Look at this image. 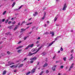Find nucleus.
Returning <instances> with one entry per match:
<instances>
[{
	"label": "nucleus",
	"mask_w": 75,
	"mask_h": 75,
	"mask_svg": "<svg viewBox=\"0 0 75 75\" xmlns=\"http://www.w3.org/2000/svg\"><path fill=\"white\" fill-rule=\"evenodd\" d=\"M32 23H29L28 24H26L27 25H30Z\"/></svg>",
	"instance_id": "nucleus-27"
},
{
	"label": "nucleus",
	"mask_w": 75,
	"mask_h": 75,
	"mask_svg": "<svg viewBox=\"0 0 75 75\" xmlns=\"http://www.w3.org/2000/svg\"><path fill=\"white\" fill-rule=\"evenodd\" d=\"M50 34H52V37H53V36H54V33L52 32V31H50Z\"/></svg>",
	"instance_id": "nucleus-7"
},
{
	"label": "nucleus",
	"mask_w": 75,
	"mask_h": 75,
	"mask_svg": "<svg viewBox=\"0 0 75 75\" xmlns=\"http://www.w3.org/2000/svg\"><path fill=\"white\" fill-rule=\"evenodd\" d=\"M45 15L43 16V17L42 18V19L43 20H44V18H45Z\"/></svg>",
	"instance_id": "nucleus-36"
},
{
	"label": "nucleus",
	"mask_w": 75,
	"mask_h": 75,
	"mask_svg": "<svg viewBox=\"0 0 75 75\" xmlns=\"http://www.w3.org/2000/svg\"><path fill=\"white\" fill-rule=\"evenodd\" d=\"M35 53L32 54L31 52H29V53L28 54V55H29V56H31V55H33V54H35Z\"/></svg>",
	"instance_id": "nucleus-9"
},
{
	"label": "nucleus",
	"mask_w": 75,
	"mask_h": 75,
	"mask_svg": "<svg viewBox=\"0 0 75 75\" xmlns=\"http://www.w3.org/2000/svg\"><path fill=\"white\" fill-rule=\"evenodd\" d=\"M54 42H55V41H53L52 42H51L49 44V45H48L49 47H50V46H51V45H52V44L54 43Z\"/></svg>",
	"instance_id": "nucleus-8"
},
{
	"label": "nucleus",
	"mask_w": 75,
	"mask_h": 75,
	"mask_svg": "<svg viewBox=\"0 0 75 75\" xmlns=\"http://www.w3.org/2000/svg\"><path fill=\"white\" fill-rule=\"evenodd\" d=\"M28 48L29 47V46H27L25 48V50H27V49H28Z\"/></svg>",
	"instance_id": "nucleus-28"
},
{
	"label": "nucleus",
	"mask_w": 75,
	"mask_h": 75,
	"mask_svg": "<svg viewBox=\"0 0 75 75\" xmlns=\"http://www.w3.org/2000/svg\"><path fill=\"white\" fill-rule=\"evenodd\" d=\"M74 67V63H72L71 65V66L70 67V68L69 69V71H71V69H72V68Z\"/></svg>",
	"instance_id": "nucleus-2"
},
{
	"label": "nucleus",
	"mask_w": 75,
	"mask_h": 75,
	"mask_svg": "<svg viewBox=\"0 0 75 75\" xmlns=\"http://www.w3.org/2000/svg\"><path fill=\"white\" fill-rule=\"evenodd\" d=\"M21 50H18V52L20 53V52H21Z\"/></svg>",
	"instance_id": "nucleus-26"
},
{
	"label": "nucleus",
	"mask_w": 75,
	"mask_h": 75,
	"mask_svg": "<svg viewBox=\"0 0 75 75\" xmlns=\"http://www.w3.org/2000/svg\"><path fill=\"white\" fill-rule=\"evenodd\" d=\"M6 34L7 35H11V33L10 32H8L6 33Z\"/></svg>",
	"instance_id": "nucleus-12"
},
{
	"label": "nucleus",
	"mask_w": 75,
	"mask_h": 75,
	"mask_svg": "<svg viewBox=\"0 0 75 75\" xmlns=\"http://www.w3.org/2000/svg\"><path fill=\"white\" fill-rule=\"evenodd\" d=\"M8 19H7V20H6L5 21L6 23L7 24V22H8Z\"/></svg>",
	"instance_id": "nucleus-29"
},
{
	"label": "nucleus",
	"mask_w": 75,
	"mask_h": 75,
	"mask_svg": "<svg viewBox=\"0 0 75 75\" xmlns=\"http://www.w3.org/2000/svg\"><path fill=\"white\" fill-rule=\"evenodd\" d=\"M23 64H20L19 66H18V68H21L23 66Z\"/></svg>",
	"instance_id": "nucleus-14"
},
{
	"label": "nucleus",
	"mask_w": 75,
	"mask_h": 75,
	"mask_svg": "<svg viewBox=\"0 0 75 75\" xmlns=\"http://www.w3.org/2000/svg\"><path fill=\"white\" fill-rule=\"evenodd\" d=\"M21 41H20L18 42V44H20V43H21Z\"/></svg>",
	"instance_id": "nucleus-61"
},
{
	"label": "nucleus",
	"mask_w": 75,
	"mask_h": 75,
	"mask_svg": "<svg viewBox=\"0 0 75 75\" xmlns=\"http://www.w3.org/2000/svg\"><path fill=\"white\" fill-rule=\"evenodd\" d=\"M55 58V56H54L53 57V59H54Z\"/></svg>",
	"instance_id": "nucleus-56"
},
{
	"label": "nucleus",
	"mask_w": 75,
	"mask_h": 75,
	"mask_svg": "<svg viewBox=\"0 0 75 75\" xmlns=\"http://www.w3.org/2000/svg\"><path fill=\"white\" fill-rule=\"evenodd\" d=\"M57 38H59V37H61V36H57Z\"/></svg>",
	"instance_id": "nucleus-55"
},
{
	"label": "nucleus",
	"mask_w": 75,
	"mask_h": 75,
	"mask_svg": "<svg viewBox=\"0 0 75 75\" xmlns=\"http://www.w3.org/2000/svg\"><path fill=\"white\" fill-rule=\"evenodd\" d=\"M43 73H44V71H41V72L40 74V75H42Z\"/></svg>",
	"instance_id": "nucleus-33"
},
{
	"label": "nucleus",
	"mask_w": 75,
	"mask_h": 75,
	"mask_svg": "<svg viewBox=\"0 0 75 75\" xmlns=\"http://www.w3.org/2000/svg\"><path fill=\"white\" fill-rule=\"evenodd\" d=\"M73 55V54H71L70 56H71V57H73V56H72Z\"/></svg>",
	"instance_id": "nucleus-63"
},
{
	"label": "nucleus",
	"mask_w": 75,
	"mask_h": 75,
	"mask_svg": "<svg viewBox=\"0 0 75 75\" xmlns=\"http://www.w3.org/2000/svg\"><path fill=\"white\" fill-rule=\"evenodd\" d=\"M57 67V65H54L53 67H52V69L53 71H55V67Z\"/></svg>",
	"instance_id": "nucleus-5"
},
{
	"label": "nucleus",
	"mask_w": 75,
	"mask_h": 75,
	"mask_svg": "<svg viewBox=\"0 0 75 75\" xmlns=\"http://www.w3.org/2000/svg\"><path fill=\"white\" fill-rule=\"evenodd\" d=\"M25 23V21H23L22 22V23L21 24V25H22V24H23V23Z\"/></svg>",
	"instance_id": "nucleus-35"
},
{
	"label": "nucleus",
	"mask_w": 75,
	"mask_h": 75,
	"mask_svg": "<svg viewBox=\"0 0 75 75\" xmlns=\"http://www.w3.org/2000/svg\"><path fill=\"white\" fill-rule=\"evenodd\" d=\"M7 54H10V52L9 51H8L7 52Z\"/></svg>",
	"instance_id": "nucleus-42"
},
{
	"label": "nucleus",
	"mask_w": 75,
	"mask_h": 75,
	"mask_svg": "<svg viewBox=\"0 0 75 75\" xmlns=\"http://www.w3.org/2000/svg\"><path fill=\"white\" fill-rule=\"evenodd\" d=\"M64 68V66H60V68H62V69Z\"/></svg>",
	"instance_id": "nucleus-41"
},
{
	"label": "nucleus",
	"mask_w": 75,
	"mask_h": 75,
	"mask_svg": "<svg viewBox=\"0 0 75 75\" xmlns=\"http://www.w3.org/2000/svg\"><path fill=\"white\" fill-rule=\"evenodd\" d=\"M38 14V13L37 12H35L34 14H33V16H35Z\"/></svg>",
	"instance_id": "nucleus-17"
},
{
	"label": "nucleus",
	"mask_w": 75,
	"mask_h": 75,
	"mask_svg": "<svg viewBox=\"0 0 75 75\" xmlns=\"http://www.w3.org/2000/svg\"><path fill=\"white\" fill-rule=\"evenodd\" d=\"M21 47H23L21 46H19L18 47L16 48V49L17 50H18V49H19V48H21Z\"/></svg>",
	"instance_id": "nucleus-21"
},
{
	"label": "nucleus",
	"mask_w": 75,
	"mask_h": 75,
	"mask_svg": "<svg viewBox=\"0 0 75 75\" xmlns=\"http://www.w3.org/2000/svg\"><path fill=\"white\" fill-rule=\"evenodd\" d=\"M47 65H48V64L47 63H45L44 65L43 66V67H47Z\"/></svg>",
	"instance_id": "nucleus-19"
},
{
	"label": "nucleus",
	"mask_w": 75,
	"mask_h": 75,
	"mask_svg": "<svg viewBox=\"0 0 75 75\" xmlns=\"http://www.w3.org/2000/svg\"><path fill=\"white\" fill-rule=\"evenodd\" d=\"M67 7V5L66 4H65L64 5L63 8L62 9V10H63V11H65V10H66Z\"/></svg>",
	"instance_id": "nucleus-1"
},
{
	"label": "nucleus",
	"mask_w": 75,
	"mask_h": 75,
	"mask_svg": "<svg viewBox=\"0 0 75 75\" xmlns=\"http://www.w3.org/2000/svg\"><path fill=\"white\" fill-rule=\"evenodd\" d=\"M31 20V18H30L28 20L30 21V20Z\"/></svg>",
	"instance_id": "nucleus-64"
},
{
	"label": "nucleus",
	"mask_w": 75,
	"mask_h": 75,
	"mask_svg": "<svg viewBox=\"0 0 75 75\" xmlns=\"http://www.w3.org/2000/svg\"><path fill=\"white\" fill-rule=\"evenodd\" d=\"M29 46V47L30 48H30H32V47H34V44H32L30 45H28Z\"/></svg>",
	"instance_id": "nucleus-6"
},
{
	"label": "nucleus",
	"mask_w": 75,
	"mask_h": 75,
	"mask_svg": "<svg viewBox=\"0 0 75 75\" xmlns=\"http://www.w3.org/2000/svg\"><path fill=\"white\" fill-rule=\"evenodd\" d=\"M35 69H33L32 71V72H35Z\"/></svg>",
	"instance_id": "nucleus-34"
},
{
	"label": "nucleus",
	"mask_w": 75,
	"mask_h": 75,
	"mask_svg": "<svg viewBox=\"0 0 75 75\" xmlns=\"http://www.w3.org/2000/svg\"><path fill=\"white\" fill-rule=\"evenodd\" d=\"M13 64H14V62H11L10 63H9L8 64V65H13Z\"/></svg>",
	"instance_id": "nucleus-16"
},
{
	"label": "nucleus",
	"mask_w": 75,
	"mask_h": 75,
	"mask_svg": "<svg viewBox=\"0 0 75 75\" xmlns=\"http://www.w3.org/2000/svg\"><path fill=\"white\" fill-rule=\"evenodd\" d=\"M56 26H59V25L56 24Z\"/></svg>",
	"instance_id": "nucleus-60"
},
{
	"label": "nucleus",
	"mask_w": 75,
	"mask_h": 75,
	"mask_svg": "<svg viewBox=\"0 0 75 75\" xmlns=\"http://www.w3.org/2000/svg\"><path fill=\"white\" fill-rule=\"evenodd\" d=\"M12 23L13 24H15V23H16V21H14L13 22H12Z\"/></svg>",
	"instance_id": "nucleus-37"
},
{
	"label": "nucleus",
	"mask_w": 75,
	"mask_h": 75,
	"mask_svg": "<svg viewBox=\"0 0 75 75\" xmlns=\"http://www.w3.org/2000/svg\"><path fill=\"white\" fill-rule=\"evenodd\" d=\"M8 28H9V29H11V28H13V26H10L8 27Z\"/></svg>",
	"instance_id": "nucleus-15"
},
{
	"label": "nucleus",
	"mask_w": 75,
	"mask_h": 75,
	"mask_svg": "<svg viewBox=\"0 0 75 75\" xmlns=\"http://www.w3.org/2000/svg\"><path fill=\"white\" fill-rule=\"evenodd\" d=\"M15 4H16V3H15V2H13V4L12 5V7H13L14 6V5H15Z\"/></svg>",
	"instance_id": "nucleus-20"
},
{
	"label": "nucleus",
	"mask_w": 75,
	"mask_h": 75,
	"mask_svg": "<svg viewBox=\"0 0 75 75\" xmlns=\"http://www.w3.org/2000/svg\"><path fill=\"white\" fill-rule=\"evenodd\" d=\"M18 25H20V23H19L18 24Z\"/></svg>",
	"instance_id": "nucleus-58"
},
{
	"label": "nucleus",
	"mask_w": 75,
	"mask_h": 75,
	"mask_svg": "<svg viewBox=\"0 0 75 75\" xmlns=\"http://www.w3.org/2000/svg\"><path fill=\"white\" fill-rule=\"evenodd\" d=\"M27 37H25L24 38V40H26V39H27Z\"/></svg>",
	"instance_id": "nucleus-45"
},
{
	"label": "nucleus",
	"mask_w": 75,
	"mask_h": 75,
	"mask_svg": "<svg viewBox=\"0 0 75 75\" xmlns=\"http://www.w3.org/2000/svg\"><path fill=\"white\" fill-rule=\"evenodd\" d=\"M5 21V19H2V22H4Z\"/></svg>",
	"instance_id": "nucleus-47"
},
{
	"label": "nucleus",
	"mask_w": 75,
	"mask_h": 75,
	"mask_svg": "<svg viewBox=\"0 0 75 75\" xmlns=\"http://www.w3.org/2000/svg\"><path fill=\"white\" fill-rule=\"evenodd\" d=\"M74 58V57L73 56L71 57L69 59V61H71L72 59H73Z\"/></svg>",
	"instance_id": "nucleus-10"
},
{
	"label": "nucleus",
	"mask_w": 75,
	"mask_h": 75,
	"mask_svg": "<svg viewBox=\"0 0 75 75\" xmlns=\"http://www.w3.org/2000/svg\"><path fill=\"white\" fill-rule=\"evenodd\" d=\"M45 34H48V32H47L45 33Z\"/></svg>",
	"instance_id": "nucleus-51"
},
{
	"label": "nucleus",
	"mask_w": 75,
	"mask_h": 75,
	"mask_svg": "<svg viewBox=\"0 0 75 75\" xmlns=\"http://www.w3.org/2000/svg\"><path fill=\"white\" fill-rule=\"evenodd\" d=\"M33 62H34V61H30V64H31L32 63H33Z\"/></svg>",
	"instance_id": "nucleus-48"
},
{
	"label": "nucleus",
	"mask_w": 75,
	"mask_h": 75,
	"mask_svg": "<svg viewBox=\"0 0 75 75\" xmlns=\"http://www.w3.org/2000/svg\"><path fill=\"white\" fill-rule=\"evenodd\" d=\"M66 58L65 57H64L63 58V59L64 61H66Z\"/></svg>",
	"instance_id": "nucleus-24"
},
{
	"label": "nucleus",
	"mask_w": 75,
	"mask_h": 75,
	"mask_svg": "<svg viewBox=\"0 0 75 75\" xmlns=\"http://www.w3.org/2000/svg\"><path fill=\"white\" fill-rule=\"evenodd\" d=\"M60 50H61V51H63V48H62V47H61V48L60 49Z\"/></svg>",
	"instance_id": "nucleus-39"
},
{
	"label": "nucleus",
	"mask_w": 75,
	"mask_h": 75,
	"mask_svg": "<svg viewBox=\"0 0 75 75\" xmlns=\"http://www.w3.org/2000/svg\"><path fill=\"white\" fill-rule=\"evenodd\" d=\"M26 59H27V58H25L24 59V61H25V60H26Z\"/></svg>",
	"instance_id": "nucleus-62"
},
{
	"label": "nucleus",
	"mask_w": 75,
	"mask_h": 75,
	"mask_svg": "<svg viewBox=\"0 0 75 75\" xmlns=\"http://www.w3.org/2000/svg\"><path fill=\"white\" fill-rule=\"evenodd\" d=\"M59 62L58 61H57L56 62V63H58Z\"/></svg>",
	"instance_id": "nucleus-46"
},
{
	"label": "nucleus",
	"mask_w": 75,
	"mask_h": 75,
	"mask_svg": "<svg viewBox=\"0 0 75 75\" xmlns=\"http://www.w3.org/2000/svg\"><path fill=\"white\" fill-rule=\"evenodd\" d=\"M46 54V53H45V52H43L42 53V55L43 56H44V55H45Z\"/></svg>",
	"instance_id": "nucleus-18"
},
{
	"label": "nucleus",
	"mask_w": 75,
	"mask_h": 75,
	"mask_svg": "<svg viewBox=\"0 0 75 75\" xmlns=\"http://www.w3.org/2000/svg\"><path fill=\"white\" fill-rule=\"evenodd\" d=\"M30 74V71H29L26 74V75H29Z\"/></svg>",
	"instance_id": "nucleus-32"
},
{
	"label": "nucleus",
	"mask_w": 75,
	"mask_h": 75,
	"mask_svg": "<svg viewBox=\"0 0 75 75\" xmlns=\"http://www.w3.org/2000/svg\"><path fill=\"white\" fill-rule=\"evenodd\" d=\"M7 12V11H5L3 13V15H4L6 14V12Z\"/></svg>",
	"instance_id": "nucleus-23"
},
{
	"label": "nucleus",
	"mask_w": 75,
	"mask_h": 75,
	"mask_svg": "<svg viewBox=\"0 0 75 75\" xmlns=\"http://www.w3.org/2000/svg\"><path fill=\"white\" fill-rule=\"evenodd\" d=\"M74 50L72 49V50L71 51V53H72V52H74Z\"/></svg>",
	"instance_id": "nucleus-53"
},
{
	"label": "nucleus",
	"mask_w": 75,
	"mask_h": 75,
	"mask_svg": "<svg viewBox=\"0 0 75 75\" xmlns=\"http://www.w3.org/2000/svg\"><path fill=\"white\" fill-rule=\"evenodd\" d=\"M38 43H39V41H38L36 42V44H38Z\"/></svg>",
	"instance_id": "nucleus-43"
},
{
	"label": "nucleus",
	"mask_w": 75,
	"mask_h": 75,
	"mask_svg": "<svg viewBox=\"0 0 75 75\" xmlns=\"http://www.w3.org/2000/svg\"><path fill=\"white\" fill-rule=\"evenodd\" d=\"M10 68H13V67H14V68H16L17 67V65H12L10 67Z\"/></svg>",
	"instance_id": "nucleus-3"
},
{
	"label": "nucleus",
	"mask_w": 75,
	"mask_h": 75,
	"mask_svg": "<svg viewBox=\"0 0 75 75\" xmlns=\"http://www.w3.org/2000/svg\"><path fill=\"white\" fill-rule=\"evenodd\" d=\"M6 72H7V71L6 70L4 71L2 73V75H5L6 74Z\"/></svg>",
	"instance_id": "nucleus-11"
},
{
	"label": "nucleus",
	"mask_w": 75,
	"mask_h": 75,
	"mask_svg": "<svg viewBox=\"0 0 75 75\" xmlns=\"http://www.w3.org/2000/svg\"><path fill=\"white\" fill-rule=\"evenodd\" d=\"M58 40V38L57 37L55 38V41H57Z\"/></svg>",
	"instance_id": "nucleus-50"
},
{
	"label": "nucleus",
	"mask_w": 75,
	"mask_h": 75,
	"mask_svg": "<svg viewBox=\"0 0 75 75\" xmlns=\"http://www.w3.org/2000/svg\"><path fill=\"white\" fill-rule=\"evenodd\" d=\"M39 64H40V62H38L37 65H39Z\"/></svg>",
	"instance_id": "nucleus-52"
},
{
	"label": "nucleus",
	"mask_w": 75,
	"mask_h": 75,
	"mask_svg": "<svg viewBox=\"0 0 75 75\" xmlns=\"http://www.w3.org/2000/svg\"><path fill=\"white\" fill-rule=\"evenodd\" d=\"M30 60H31L32 61H33V58H31L30 59Z\"/></svg>",
	"instance_id": "nucleus-54"
},
{
	"label": "nucleus",
	"mask_w": 75,
	"mask_h": 75,
	"mask_svg": "<svg viewBox=\"0 0 75 75\" xmlns=\"http://www.w3.org/2000/svg\"><path fill=\"white\" fill-rule=\"evenodd\" d=\"M44 16H46V12H44Z\"/></svg>",
	"instance_id": "nucleus-44"
},
{
	"label": "nucleus",
	"mask_w": 75,
	"mask_h": 75,
	"mask_svg": "<svg viewBox=\"0 0 75 75\" xmlns=\"http://www.w3.org/2000/svg\"><path fill=\"white\" fill-rule=\"evenodd\" d=\"M18 25H16V27L14 29V30H16V29H17V28H18Z\"/></svg>",
	"instance_id": "nucleus-13"
},
{
	"label": "nucleus",
	"mask_w": 75,
	"mask_h": 75,
	"mask_svg": "<svg viewBox=\"0 0 75 75\" xmlns=\"http://www.w3.org/2000/svg\"><path fill=\"white\" fill-rule=\"evenodd\" d=\"M11 21H10L9 22H8V24H11Z\"/></svg>",
	"instance_id": "nucleus-49"
},
{
	"label": "nucleus",
	"mask_w": 75,
	"mask_h": 75,
	"mask_svg": "<svg viewBox=\"0 0 75 75\" xmlns=\"http://www.w3.org/2000/svg\"><path fill=\"white\" fill-rule=\"evenodd\" d=\"M46 73L47 74H48V73H49V71H48V70H47L46 71Z\"/></svg>",
	"instance_id": "nucleus-38"
},
{
	"label": "nucleus",
	"mask_w": 75,
	"mask_h": 75,
	"mask_svg": "<svg viewBox=\"0 0 75 75\" xmlns=\"http://www.w3.org/2000/svg\"><path fill=\"white\" fill-rule=\"evenodd\" d=\"M18 10V9H15V11H17V10Z\"/></svg>",
	"instance_id": "nucleus-57"
},
{
	"label": "nucleus",
	"mask_w": 75,
	"mask_h": 75,
	"mask_svg": "<svg viewBox=\"0 0 75 75\" xmlns=\"http://www.w3.org/2000/svg\"><path fill=\"white\" fill-rule=\"evenodd\" d=\"M42 47V46H41L36 51V52H35V53H37V52H38V51H40V50H41V48Z\"/></svg>",
	"instance_id": "nucleus-4"
},
{
	"label": "nucleus",
	"mask_w": 75,
	"mask_h": 75,
	"mask_svg": "<svg viewBox=\"0 0 75 75\" xmlns=\"http://www.w3.org/2000/svg\"><path fill=\"white\" fill-rule=\"evenodd\" d=\"M57 17H55V18L54 19V21H57Z\"/></svg>",
	"instance_id": "nucleus-30"
},
{
	"label": "nucleus",
	"mask_w": 75,
	"mask_h": 75,
	"mask_svg": "<svg viewBox=\"0 0 75 75\" xmlns=\"http://www.w3.org/2000/svg\"><path fill=\"white\" fill-rule=\"evenodd\" d=\"M40 37H38V38H37L38 40H40Z\"/></svg>",
	"instance_id": "nucleus-59"
},
{
	"label": "nucleus",
	"mask_w": 75,
	"mask_h": 75,
	"mask_svg": "<svg viewBox=\"0 0 75 75\" xmlns=\"http://www.w3.org/2000/svg\"><path fill=\"white\" fill-rule=\"evenodd\" d=\"M25 30V29H24L23 28L21 29V30L22 31V32H23V31H24Z\"/></svg>",
	"instance_id": "nucleus-22"
},
{
	"label": "nucleus",
	"mask_w": 75,
	"mask_h": 75,
	"mask_svg": "<svg viewBox=\"0 0 75 75\" xmlns=\"http://www.w3.org/2000/svg\"><path fill=\"white\" fill-rule=\"evenodd\" d=\"M31 51H32V52H34V51H35V49H33L31 50Z\"/></svg>",
	"instance_id": "nucleus-31"
},
{
	"label": "nucleus",
	"mask_w": 75,
	"mask_h": 75,
	"mask_svg": "<svg viewBox=\"0 0 75 75\" xmlns=\"http://www.w3.org/2000/svg\"><path fill=\"white\" fill-rule=\"evenodd\" d=\"M23 5H21V6H20L18 8V10H20V9H21L22 7H23Z\"/></svg>",
	"instance_id": "nucleus-25"
},
{
	"label": "nucleus",
	"mask_w": 75,
	"mask_h": 75,
	"mask_svg": "<svg viewBox=\"0 0 75 75\" xmlns=\"http://www.w3.org/2000/svg\"><path fill=\"white\" fill-rule=\"evenodd\" d=\"M33 60H36V59H37V57H35V58H33Z\"/></svg>",
	"instance_id": "nucleus-40"
}]
</instances>
